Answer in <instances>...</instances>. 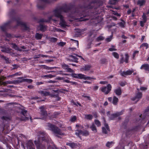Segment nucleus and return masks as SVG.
Segmentation results:
<instances>
[{
  "label": "nucleus",
  "instance_id": "1",
  "mask_svg": "<svg viewBox=\"0 0 149 149\" xmlns=\"http://www.w3.org/2000/svg\"><path fill=\"white\" fill-rule=\"evenodd\" d=\"M90 2L86 6L85 5H79L77 7L74 5H68L65 4L62 6L57 8L53 11L54 16L60 19L59 25L62 27H65L66 22L61 14L62 12L68 13L70 12L72 13H77L81 17V21H86L88 20L93 13L96 14V10L100 6V3L98 0H89Z\"/></svg>",
  "mask_w": 149,
  "mask_h": 149
},
{
  "label": "nucleus",
  "instance_id": "2",
  "mask_svg": "<svg viewBox=\"0 0 149 149\" xmlns=\"http://www.w3.org/2000/svg\"><path fill=\"white\" fill-rule=\"evenodd\" d=\"M47 126L49 129L51 130L53 133L58 137H60L58 135H62L64 134V133L62 132L61 130L58 127L50 123H48Z\"/></svg>",
  "mask_w": 149,
  "mask_h": 149
},
{
  "label": "nucleus",
  "instance_id": "3",
  "mask_svg": "<svg viewBox=\"0 0 149 149\" xmlns=\"http://www.w3.org/2000/svg\"><path fill=\"white\" fill-rule=\"evenodd\" d=\"M40 137L39 139L36 141H39L40 143L41 144H43V142H46L47 143H48L49 142L51 139L50 138L49 136L45 132H40L39 133Z\"/></svg>",
  "mask_w": 149,
  "mask_h": 149
},
{
  "label": "nucleus",
  "instance_id": "4",
  "mask_svg": "<svg viewBox=\"0 0 149 149\" xmlns=\"http://www.w3.org/2000/svg\"><path fill=\"white\" fill-rule=\"evenodd\" d=\"M50 3L49 0H39L37 3V7L40 9H43L47 3Z\"/></svg>",
  "mask_w": 149,
  "mask_h": 149
},
{
  "label": "nucleus",
  "instance_id": "5",
  "mask_svg": "<svg viewBox=\"0 0 149 149\" xmlns=\"http://www.w3.org/2000/svg\"><path fill=\"white\" fill-rule=\"evenodd\" d=\"M27 111L24 109H22L21 111V113L24 116V117H22L20 119L21 120L26 121L28 120L29 118L31 119V117L29 116V117H28V115H27Z\"/></svg>",
  "mask_w": 149,
  "mask_h": 149
},
{
  "label": "nucleus",
  "instance_id": "6",
  "mask_svg": "<svg viewBox=\"0 0 149 149\" xmlns=\"http://www.w3.org/2000/svg\"><path fill=\"white\" fill-rule=\"evenodd\" d=\"M112 86L110 84H108L107 86H104L102 87L101 91L105 95L108 94L111 91Z\"/></svg>",
  "mask_w": 149,
  "mask_h": 149
},
{
  "label": "nucleus",
  "instance_id": "7",
  "mask_svg": "<svg viewBox=\"0 0 149 149\" xmlns=\"http://www.w3.org/2000/svg\"><path fill=\"white\" fill-rule=\"evenodd\" d=\"M10 21H9L8 22L5 23L4 25L1 26V29L3 32H6L7 29H10L11 28L10 25Z\"/></svg>",
  "mask_w": 149,
  "mask_h": 149
},
{
  "label": "nucleus",
  "instance_id": "8",
  "mask_svg": "<svg viewBox=\"0 0 149 149\" xmlns=\"http://www.w3.org/2000/svg\"><path fill=\"white\" fill-rule=\"evenodd\" d=\"M123 112V110H122L120 112H117L115 113L111 114L109 117L110 119L111 120H114L115 118L122 115Z\"/></svg>",
  "mask_w": 149,
  "mask_h": 149
},
{
  "label": "nucleus",
  "instance_id": "9",
  "mask_svg": "<svg viewBox=\"0 0 149 149\" xmlns=\"http://www.w3.org/2000/svg\"><path fill=\"white\" fill-rule=\"evenodd\" d=\"M68 57L70 58H71L72 59L69 58H66V59L67 61L76 63L78 62V58L76 56L72 55H70Z\"/></svg>",
  "mask_w": 149,
  "mask_h": 149
},
{
  "label": "nucleus",
  "instance_id": "10",
  "mask_svg": "<svg viewBox=\"0 0 149 149\" xmlns=\"http://www.w3.org/2000/svg\"><path fill=\"white\" fill-rule=\"evenodd\" d=\"M40 141H34V143L36 146L37 149H45V145L41 144L40 143Z\"/></svg>",
  "mask_w": 149,
  "mask_h": 149
},
{
  "label": "nucleus",
  "instance_id": "11",
  "mask_svg": "<svg viewBox=\"0 0 149 149\" xmlns=\"http://www.w3.org/2000/svg\"><path fill=\"white\" fill-rule=\"evenodd\" d=\"M17 23L18 26H21L22 27H23L24 30H28L29 27L27 26L26 24L25 23L20 21L19 19L17 20Z\"/></svg>",
  "mask_w": 149,
  "mask_h": 149
},
{
  "label": "nucleus",
  "instance_id": "12",
  "mask_svg": "<svg viewBox=\"0 0 149 149\" xmlns=\"http://www.w3.org/2000/svg\"><path fill=\"white\" fill-rule=\"evenodd\" d=\"M104 126L106 128L104 127H102V132L103 133L107 134H108V132L107 130L109 132H110V130L108 124L105 123L104 124Z\"/></svg>",
  "mask_w": 149,
  "mask_h": 149
},
{
  "label": "nucleus",
  "instance_id": "13",
  "mask_svg": "<svg viewBox=\"0 0 149 149\" xmlns=\"http://www.w3.org/2000/svg\"><path fill=\"white\" fill-rule=\"evenodd\" d=\"M142 95V93H141L139 92L136 94L135 97H132V98L131 100H132L134 101L136 99H138V100L137 101V102L138 101L139 99H140L141 98Z\"/></svg>",
  "mask_w": 149,
  "mask_h": 149
},
{
  "label": "nucleus",
  "instance_id": "14",
  "mask_svg": "<svg viewBox=\"0 0 149 149\" xmlns=\"http://www.w3.org/2000/svg\"><path fill=\"white\" fill-rule=\"evenodd\" d=\"M28 149H35L34 144L32 141H29L27 143Z\"/></svg>",
  "mask_w": 149,
  "mask_h": 149
},
{
  "label": "nucleus",
  "instance_id": "15",
  "mask_svg": "<svg viewBox=\"0 0 149 149\" xmlns=\"http://www.w3.org/2000/svg\"><path fill=\"white\" fill-rule=\"evenodd\" d=\"M40 114L43 116H46L47 115V111L45 110L44 106H42L40 107Z\"/></svg>",
  "mask_w": 149,
  "mask_h": 149
},
{
  "label": "nucleus",
  "instance_id": "16",
  "mask_svg": "<svg viewBox=\"0 0 149 149\" xmlns=\"http://www.w3.org/2000/svg\"><path fill=\"white\" fill-rule=\"evenodd\" d=\"M92 67L91 65H85L81 68L82 71H87L90 70V68Z\"/></svg>",
  "mask_w": 149,
  "mask_h": 149
},
{
  "label": "nucleus",
  "instance_id": "17",
  "mask_svg": "<svg viewBox=\"0 0 149 149\" xmlns=\"http://www.w3.org/2000/svg\"><path fill=\"white\" fill-rule=\"evenodd\" d=\"M140 68L141 69L144 70L146 71H149V65L148 64H144L141 65Z\"/></svg>",
  "mask_w": 149,
  "mask_h": 149
},
{
  "label": "nucleus",
  "instance_id": "18",
  "mask_svg": "<svg viewBox=\"0 0 149 149\" xmlns=\"http://www.w3.org/2000/svg\"><path fill=\"white\" fill-rule=\"evenodd\" d=\"M114 92L118 96H119L122 94V90L120 87H118L114 90Z\"/></svg>",
  "mask_w": 149,
  "mask_h": 149
},
{
  "label": "nucleus",
  "instance_id": "19",
  "mask_svg": "<svg viewBox=\"0 0 149 149\" xmlns=\"http://www.w3.org/2000/svg\"><path fill=\"white\" fill-rule=\"evenodd\" d=\"M66 145L67 146H69L72 148L74 149L77 148L78 146L77 143H74L73 142L72 143H67Z\"/></svg>",
  "mask_w": 149,
  "mask_h": 149
},
{
  "label": "nucleus",
  "instance_id": "20",
  "mask_svg": "<svg viewBox=\"0 0 149 149\" xmlns=\"http://www.w3.org/2000/svg\"><path fill=\"white\" fill-rule=\"evenodd\" d=\"M39 30L42 32H44L47 30V26L45 25L40 24L38 26Z\"/></svg>",
  "mask_w": 149,
  "mask_h": 149
},
{
  "label": "nucleus",
  "instance_id": "21",
  "mask_svg": "<svg viewBox=\"0 0 149 149\" xmlns=\"http://www.w3.org/2000/svg\"><path fill=\"white\" fill-rule=\"evenodd\" d=\"M133 71L128 70L125 72H123L121 73V75L123 76H124L125 75H130L133 73Z\"/></svg>",
  "mask_w": 149,
  "mask_h": 149
},
{
  "label": "nucleus",
  "instance_id": "22",
  "mask_svg": "<svg viewBox=\"0 0 149 149\" xmlns=\"http://www.w3.org/2000/svg\"><path fill=\"white\" fill-rule=\"evenodd\" d=\"M71 75L74 78H78L81 79V77L83 76L81 74H76L75 73H72Z\"/></svg>",
  "mask_w": 149,
  "mask_h": 149
},
{
  "label": "nucleus",
  "instance_id": "23",
  "mask_svg": "<svg viewBox=\"0 0 149 149\" xmlns=\"http://www.w3.org/2000/svg\"><path fill=\"white\" fill-rule=\"evenodd\" d=\"M82 75L84 76H82L81 77V79H83L84 80H90L92 79H96V78H94L93 77H87L86 75H85L84 74H83Z\"/></svg>",
  "mask_w": 149,
  "mask_h": 149
},
{
  "label": "nucleus",
  "instance_id": "24",
  "mask_svg": "<svg viewBox=\"0 0 149 149\" xmlns=\"http://www.w3.org/2000/svg\"><path fill=\"white\" fill-rule=\"evenodd\" d=\"M118 102V98L115 96L113 97L112 103L114 105H117Z\"/></svg>",
  "mask_w": 149,
  "mask_h": 149
},
{
  "label": "nucleus",
  "instance_id": "25",
  "mask_svg": "<svg viewBox=\"0 0 149 149\" xmlns=\"http://www.w3.org/2000/svg\"><path fill=\"white\" fill-rule=\"evenodd\" d=\"M90 128L94 132L96 133L97 132V129L93 123H92L91 125L90 126Z\"/></svg>",
  "mask_w": 149,
  "mask_h": 149
},
{
  "label": "nucleus",
  "instance_id": "26",
  "mask_svg": "<svg viewBox=\"0 0 149 149\" xmlns=\"http://www.w3.org/2000/svg\"><path fill=\"white\" fill-rule=\"evenodd\" d=\"M38 92L42 96H46L49 95V92L43 91H38Z\"/></svg>",
  "mask_w": 149,
  "mask_h": 149
},
{
  "label": "nucleus",
  "instance_id": "27",
  "mask_svg": "<svg viewBox=\"0 0 149 149\" xmlns=\"http://www.w3.org/2000/svg\"><path fill=\"white\" fill-rule=\"evenodd\" d=\"M1 58L6 61V64L10 63L11 60H9L8 58L6 57L3 55H1Z\"/></svg>",
  "mask_w": 149,
  "mask_h": 149
},
{
  "label": "nucleus",
  "instance_id": "28",
  "mask_svg": "<svg viewBox=\"0 0 149 149\" xmlns=\"http://www.w3.org/2000/svg\"><path fill=\"white\" fill-rule=\"evenodd\" d=\"M11 45H12V48L15 49L19 51H22V50L19 49L18 47L15 44L12 43L11 44Z\"/></svg>",
  "mask_w": 149,
  "mask_h": 149
},
{
  "label": "nucleus",
  "instance_id": "29",
  "mask_svg": "<svg viewBox=\"0 0 149 149\" xmlns=\"http://www.w3.org/2000/svg\"><path fill=\"white\" fill-rule=\"evenodd\" d=\"M52 17L51 16L49 17V20H47L45 19H44L43 18L40 19H39V22H48L49 21L51 20L52 19Z\"/></svg>",
  "mask_w": 149,
  "mask_h": 149
},
{
  "label": "nucleus",
  "instance_id": "30",
  "mask_svg": "<svg viewBox=\"0 0 149 149\" xmlns=\"http://www.w3.org/2000/svg\"><path fill=\"white\" fill-rule=\"evenodd\" d=\"M85 116L86 119L89 120H91L93 118V116L90 114L85 115Z\"/></svg>",
  "mask_w": 149,
  "mask_h": 149
},
{
  "label": "nucleus",
  "instance_id": "31",
  "mask_svg": "<svg viewBox=\"0 0 149 149\" xmlns=\"http://www.w3.org/2000/svg\"><path fill=\"white\" fill-rule=\"evenodd\" d=\"M42 34L36 33L35 35V38L38 40H40L42 38Z\"/></svg>",
  "mask_w": 149,
  "mask_h": 149
},
{
  "label": "nucleus",
  "instance_id": "32",
  "mask_svg": "<svg viewBox=\"0 0 149 149\" xmlns=\"http://www.w3.org/2000/svg\"><path fill=\"white\" fill-rule=\"evenodd\" d=\"M149 108L148 107L147 109H146L143 113V116H145V117H146V116H148L149 115Z\"/></svg>",
  "mask_w": 149,
  "mask_h": 149
},
{
  "label": "nucleus",
  "instance_id": "33",
  "mask_svg": "<svg viewBox=\"0 0 149 149\" xmlns=\"http://www.w3.org/2000/svg\"><path fill=\"white\" fill-rule=\"evenodd\" d=\"M1 118L2 120L7 121L10 120L11 119V117L10 116H3Z\"/></svg>",
  "mask_w": 149,
  "mask_h": 149
},
{
  "label": "nucleus",
  "instance_id": "34",
  "mask_svg": "<svg viewBox=\"0 0 149 149\" xmlns=\"http://www.w3.org/2000/svg\"><path fill=\"white\" fill-rule=\"evenodd\" d=\"M121 21L122 22L119 23L118 24L120 27L124 28L125 27V22L123 20H122Z\"/></svg>",
  "mask_w": 149,
  "mask_h": 149
},
{
  "label": "nucleus",
  "instance_id": "35",
  "mask_svg": "<svg viewBox=\"0 0 149 149\" xmlns=\"http://www.w3.org/2000/svg\"><path fill=\"white\" fill-rule=\"evenodd\" d=\"M145 1L144 0H139L138 1L137 4L140 6H141L145 4Z\"/></svg>",
  "mask_w": 149,
  "mask_h": 149
},
{
  "label": "nucleus",
  "instance_id": "36",
  "mask_svg": "<svg viewBox=\"0 0 149 149\" xmlns=\"http://www.w3.org/2000/svg\"><path fill=\"white\" fill-rule=\"evenodd\" d=\"M100 62L101 64H104L107 63L108 61L106 59L102 58L100 60Z\"/></svg>",
  "mask_w": 149,
  "mask_h": 149
},
{
  "label": "nucleus",
  "instance_id": "37",
  "mask_svg": "<svg viewBox=\"0 0 149 149\" xmlns=\"http://www.w3.org/2000/svg\"><path fill=\"white\" fill-rule=\"evenodd\" d=\"M128 122V120H125L123 123L122 126L124 129H125L126 128Z\"/></svg>",
  "mask_w": 149,
  "mask_h": 149
},
{
  "label": "nucleus",
  "instance_id": "38",
  "mask_svg": "<svg viewBox=\"0 0 149 149\" xmlns=\"http://www.w3.org/2000/svg\"><path fill=\"white\" fill-rule=\"evenodd\" d=\"M146 47V49H148V44L146 43H143L141 45L140 47H143L144 48Z\"/></svg>",
  "mask_w": 149,
  "mask_h": 149
},
{
  "label": "nucleus",
  "instance_id": "39",
  "mask_svg": "<svg viewBox=\"0 0 149 149\" xmlns=\"http://www.w3.org/2000/svg\"><path fill=\"white\" fill-rule=\"evenodd\" d=\"M89 133L88 132L87 130L84 131H82L81 134L84 136H87L89 135Z\"/></svg>",
  "mask_w": 149,
  "mask_h": 149
},
{
  "label": "nucleus",
  "instance_id": "40",
  "mask_svg": "<svg viewBox=\"0 0 149 149\" xmlns=\"http://www.w3.org/2000/svg\"><path fill=\"white\" fill-rule=\"evenodd\" d=\"M94 122L95 124L97 125V127H100L101 126V123L98 120H95Z\"/></svg>",
  "mask_w": 149,
  "mask_h": 149
},
{
  "label": "nucleus",
  "instance_id": "41",
  "mask_svg": "<svg viewBox=\"0 0 149 149\" xmlns=\"http://www.w3.org/2000/svg\"><path fill=\"white\" fill-rule=\"evenodd\" d=\"M112 55L116 58L118 59L119 58V55L116 52H113L112 53Z\"/></svg>",
  "mask_w": 149,
  "mask_h": 149
},
{
  "label": "nucleus",
  "instance_id": "42",
  "mask_svg": "<svg viewBox=\"0 0 149 149\" xmlns=\"http://www.w3.org/2000/svg\"><path fill=\"white\" fill-rule=\"evenodd\" d=\"M125 61L127 63H128V61L129 59V56L127 54H126L125 55Z\"/></svg>",
  "mask_w": 149,
  "mask_h": 149
},
{
  "label": "nucleus",
  "instance_id": "43",
  "mask_svg": "<svg viewBox=\"0 0 149 149\" xmlns=\"http://www.w3.org/2000/svg\"><path fill=\"white\" fill-rule=\"evenodd\" d=\"M82 130H76L75 132V134L79 136V135L81 134Z\"/></svg>",
  "mask_w": 149,
  "mask_h": 149
},
{
  "label": "nucleus",
  "instance_id": "44",
  "mask_svg": "<svg viewBox=\"0 0 149 149\" xmlns=\"http://www.w3.org/2000/svg\"><path fill=\"white\" fill-rule=\"evenodd\" d=\"M57 40V39L56 38L52 37L50 38V41L52 42H56Z\"/></svg>",
  "mask_w": 149,
  "mask_h": 149
},
{
  "label": "nucleus",
  "instance_id": "45",
  "mask_svg": "<svg viewBox=\"0 0 149 149\" xmlns=\"http://www.w3.org/2000/svg\"><path fill=\"white\" fill-rule=\"evenodd\" d=\"M19 79H18V82L19 83H22L23 82H24V79H23V77H18V78Z\"/></svg>",
  "mask_w": 149,
  "mask_h": 149
},
{
  "label": "nucleus",
  "instance_id": "46",
  "mask_svg": "<svg viewBox=\"0 0 149 149\" xmlns=\"http://www.w3.org/2000/svg\"><path fill=\"white\" fill-rule=\"evenodd\" d=\"M142 17L143 18V21L144 22H146L147 20L146 17L144 13L143 14Z\"/></svg>",
  "mask_w": 149,
  "mask_h": 149
},
{
  "label": "nucleus",
  "instance_id": "47",
  "mask_svg": "<svg viewBox=\"0 0 149 149\" xmlns=\"http://www.w3.org/2000/svg\"><path fill=\"white\" fill-rule=\"evenodd\" d=\"M15 13V11L14 9H11L10 12H9V14L10 15H13Z\"/></svg>",
  "mask_w": 149,
  "mask_h": 149
},
{
  "label": "nucleus",
  "instance_id": "48",
  "mask_svg": "<svg viewBox=\"0 0 149 149\" xmlns=\"http://www.w3.org/2000/svg\"><path fill=\"white\" fill-rule=\"evenodd\" d=\"M65 69L68 72H73V70L71 68H69L68 67L65 68Z\"/></svg>",
  "mask_w": 149,
  "mask_h": 149
},
{
  "label": "nucleus",
  "instance_id": "49",
  "mask_svg": "<svg viewBox=\"0 0 149 149\" xmlns=\"http://www.w3.org/2000/svg\"><path fill=\"white\" fill-rule=\"evenodd\" d=\"M53 77V76L51 74H49V75H44L42 77H46L47 78H51Z\"/></svg>",
  "mask_w": 149,
  "mask_h": 149
},
{
  "label": "nucleus",
  "instance_id": "50",
  "mask_svg": "<svg viewBox=\"0 0 149 149\" xmlns=\"http://www.w3.org/2000/svg\"><path fill=\"white\" fill-rule=\"evenodd\" d=\"M24 82H26L28 83H31L33 81L32 80L30 79H24Z\"/></svg>",
  "mask_w": 149,
  "mask_h": 149
},
{
  "label": "nucleus",
  "instance_id": "51",
  "mask_svg": "<svg viewBox=\"0 0 149 149\" xmlns=\"http://www.w3.org/2000/svg\"><path fill=\"white\" fill-rule=\"evenodd\" d=\"M139 51H135L133 53L132 55V58L133 59H134V57L136 54L138 53Z\"/></svg>",
  "mask_w": 149,
  "mask_h": 149
},
{
  "label": "nucleus",
  "instance_id": "52",
  "mask_svg": "<svg viewBox=\"0 0 149 149\" xmlns=\"http://www.w3.org/2000/svg\"><path fill=\"white\" fill-rule=\"evenodd\" d=\"M12 66L13 67V68H11V69L12 70H14L15 69H17L18 67V65L16 64L13 65Z\"/></svg>",
  "mask_w": 149,
  "mask_h": 149
},
{
  "label": "nucleus",
  "instance_id": "53",
  "mask_svg": "<svg viewBox=\"0 0 149 149\" xmlns=\"http://www.w3.org/2000/svg\"><path fill=\"white\" fill-rule=\"evenodd\" d=\"M113 142L111 141V142H108L106 144V146L109 147L112 143H113Z\"/></svg>",
  "mask_w": 149,
  "mask_h": 149
},
{
  "label": "nucleus",
  "instance_id": "54",
  "mask_svg": "<svg viewBox=\"0 0 149 149\" xmlns=\"http://www.w3.org/2000/svg\"><path fill=\"white\" fill-rule=\"evenodd\" d=\"M82 96L83 97L87 98L88 100H91V98L89 96L85 95L84 94Z\"/></svg>",
  "mask_w": 149,
  "mask_h": 149
},
{
  "label": "nucleus",
  "instance_id": "55",
  "mask_svg": "<svg viewBox=\"0 0 149 149\" xmlns=\"http://www.w3.org/2000/svg\"><path fill=\"white\" fill-rule=\"evenodd\" d=\"M94 31H91L88 33V36L91 37L94 33Z\"/></svg>",
  "mask_w": 149,
  "mask_h": 149
},
{
  "label": "nucleus",
  "instance_id": "56",
  "mask_svg": "<svg viewBox=\"0 0 149 149\" xmlns=\"http://www.w3.org/2000/svg\"><path fill=\"white\" fill-rule=\"evenodd\" d=\"M119 84L121 86H124L126 85V82L122 81L119 83Z\"/></svg>",
  "mask_w": 149,
  "mask_h": 149
},
{
  "label": "nucleus",
  "instance_id": "57",
  "mask_svg": "<svg viewBox=\"0 0 149 149\" xmlns=\"http://www.w3.org/2000/svg\"><path fill=\"white\" fill-rule=\"evenodd\" d=\"M113 36V35H112L110 37L107 38L106 39V40L107 42H110L111 40V38Z\"/></svg>",
  "mask_w": 149,
  "mask_h": 149
},
{
  "label": "nucleus",
  "instance_id": "58",
  "mask_svg": "<svg viewBox=\"0 0 149 149\" xmlns=\"http://www.w3.org/2000/svg\"><path fill=\"white\" fill-rule=\"evenodd\" d=\"M76 117L75 116H74L72 117L71 119V121L72 122H74L76 120Z\"/></svg>",
  "mask_w": 149,
  "mask_h": 149
},
{
  "label": "nucleus",
  "instance_id": "59",
  "mask_svg": "<svg viewBox=\"0 0 149 149\" xmlns=\"http://www.w3.org/2000/svg\"><path fill=\"white\" fill-rule=\"evenodd\" d=\"M146 22H144L143 21H141L140 22V25L141 26L143 27L144 26V23H145Z\"/></svg>",
  "mask_w": 149,
  "mask_h": 149
},
{
  "label": "nucleus",
  "instance_id": "60",
  "mask_svg": "<svg viewBox=\"0 0 149 149\" xmlns=\"http://www.w3.org/2000/svg\"><path fill=\"white\" fill-rule=\"evenodd\" d=\"M111 4H114L116 3L117 1V0H111Z\"/></svg>",
  "mask_w": 149,
  "mask_h": 149
},
{
  "label": "nucleus",
  "instance_id": "61",
  "mask_svg": "<svg viewBox=\"0 0 149 149\" xmlns=\"http://www.w3.org/2000/svg\"><path fill=\"white\" fill-rule=\"evenodd\" d=\"M104 38L102 36H100L97 37V40H104Z\"/></svg>",
  "mask_w": 149,
  "mask_h": 149
},
{
  "label": "nucleus",
  "instance_id": "62",
  "mask_svg": "<svg viewBox=\"0 0 149 149\" xmlns=\"http://www.w3.org/2000/svg\"><path fill=\"white\" fill-rule=\"evenodd\" d=\"M136 78L137 80L141 84H142V81L141 80L140 78L138 76L136 77Z\"/></svg>",
  "mask_w": 149,
  "mask_h": 149
},
{
  "label": "nucleus",
  "instance_id": "63",
  "mask_svg": "<svg viewBox=\"0 0 149 149\" xmlns=\"http://www.w3.org/2000/svg\"><path fill=\"white\" fill-rule=\"evenodd\" d=\"M65 43L63 42H61L59 44V45L61 46H63L65 45Z\"/></svg>",
  "mask_w": 149,
  "mask_h": 149
},
{
  "label": "nucleus",
  "instance_id": "64",
  "mask_svg": "<svg viewBox=\"0 0 149 149\" xmlns=\"http://www.w3.org/2000/svg\"><path fill=\"white\" fill-rule=\"evenodd\" d=\"M62 67L64 69H65V68L68 67H69L68 65H67L65 64H63L62 65Z\"/></svg>",
  "mask_w": 149,
  "mask_h": 149
}]
</instances>
